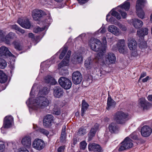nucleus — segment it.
<instances>
[{"instance_id": "0e129e2a", "label": "nucleus", "mask_w": 152, "mask_h": 152, "mask_svg": "<svg viewBox=\"0 0 152 152\" xmlns=\"http://www.w3.org/2000/svg\"><path fill=\"white\" fill-rule=\"evenodd\" d=\"M150 77L149 76H147L146 77L144 78H143L142 80V81L143 82L145 83L147 82L149 79Z\"/></svg>"}, {"instance_id": "72a5a7b5", "label": "nucleus", "mask_w": 152, "mask_h": 152, "mask_svg": "<svg viewBox=\"0 0 152 152\" xmlns=\"http://www.w3.org/2000/svg\"><path fill=\"white\" fill-rule=\"evenodd\" d=\"M87 133L86 128V127H82L80 128L77 132V134L80 136H83Z\"/></svg>"}, {"instance_id": "cd10ccee", "label": "nucleus", "mask_w": 152, "mask_h": 152, "mask_svg": "<svg viewBox=\"0 0 152 152\" xmlns=\"http://www.w3.org/2000/svg\"><path fill=\"white\" fill-rule=\"evenodd\" d=\"M45 82L51 85H55L56 83L54 78L50 75L46 76L44 79Z\"/></svg>"}, {"instance_id": "603ef678", "label": "nucleus", "mask_w": 152, "mask_h": 152, "mask_svg": "<svg viewBox=\"0 0 152 152\" xmlns=\"http://www.w3.org/2000/svg\"><path fill=\"white\" fill-rule=\"evenodd\" d=\"M65 149V146H61L59 147L57 150L58 152H63Z\"/></svg>"}, {"instance_id": "dca6fc26", "label": "nucleus", "mask_w": 152, "mask_h": 152, "mask_svg": "<svg viewBox=\"0 0 152 152\" xmlns=\"http://www.w3.org/2000/svg\"><path fill=\"white\" fill-rule=\"evenodd\" d=\"M127 45L129 50L132 51H135L137 48V44L136 41L132 38H128Z\"/></svg>"}, {"instance_id": "412c9836", "label": "nucleus", "mask_w": 152, "mask_h": 152, "mask_svg": "<svg viewBox=\"0 0 152 152\" xmlns=\"http://www.w3.org/2000/svg\"><path fill=\"white\" fill-rule=\"evenodd\" d=\"M146 3V0H137L135 6L136 10H142Z\"/></svg>"}, {"instance_id": "6e6d98bb", "label": "nucleus", "mask_w": 152, "mask_h": 152, "mask_svg": "<svg viewBox=\"0 0 152 152\" xmlns=\"http://www.w3.org/2000/svg\"><path fill=\"white\" fill-rule=\"evenodd\" d=\"M4 143L2 141H0V151H2L4 148Z\"/></svg>"}, {"instance_id": "bb28decb", "label": "nucleus", "mask_w": 152, "mask_h": 152, "mask_svg": "<svg viewBox=\"0 0 152 152\" xmlns=\"http://www.w3.org/2000/svg\"><path fill=\"white\" fill-rule=\"evenodd\" d=\"M108 31L115 35H118L119 34V32L118 28L114 25L109 26L108 28Z\"/></svg>"}, {"instance_id": "de8ad7c7", "label": "nucleus", "mask_w": 152, "mask_h": 152, "mask_svg": "<svg viewBox=\"0 0 152 152\" xmlns=\"http://www.w3.org/2000/svg\"><path fill=\"white\" fill-rule=\"evenodd\" d=\"M4 34H5V33L2 30L0 29V42H4L3 36Z\"/></svg>"}, {"instance_id": "ea45409f", "label": "nucleus", "mask_w": 152, "mask_h": 152, "mask_svg": "<svg viewBox=\"0 0 152 152\" xmlns=\"http://www.w3.org/2000/svg\"><path fill=\"white\" fill-rule=\"evenodd\" d=\"M96 132L93 129H91L88 134V140H91L93 137L95 136Z\"/></svg>"}, {"instance_id": "3c124183", "label": "nucleus", "mask_w": 152, "mask_h": 152, "mask_svg": "<svg viewBox=\"0 0 152 152\" xmlns=\"http://www.w3.org/2000/svg\"><path fill=\"white\" fill-rule=\"evenodd\" d=\"M60 73L62 75L65 76L68 74V70L66 69H62L60 72Z\"/></svg>"}, {"instance_id": "a211bd4d", "label": "nucleus", "mask_w": 152, "mask_h": 152, "mask_svg": "<svg viewBox=\"0 0 152 152\" xmlns=\"http://www.w3.org/2000/svg\"><path fill=\"white\" fill-rule=\"evenodd\" d=\"M0 53L2 56H4L6 57L13 56L9 50L8 48L4 46H2L0 47Z\"/></svg>"}, {"instance_id": "37998d69", "label": "nucleus", "mask_w": 152, "mask_h": 152, "mask_svg": "<svg viewBox=\"0 0 152 152\" xmlns=\"http://www.w3.org/2000/svg\"><path fill=\"white\" fill-rule=\"evenodd\" d=\"M111 15L115 17L118 20H120L121 18L120 14L116 11H113L111 13Z\"/></svg>"}, {"instance_id": "b1692460", "label": "nucleus", "mask_w": 152, "mask_h": 152, "mask_svg": "<svg viewBox=\"0 0 152 152\" xmlns=\"http://www.w3.org/2000/svg\"><path fill=\"white\" fill-rule=\"evenodd\" d=\"M148 30L146 28H142L139 30L137 31V34L140 38L144 37L145 36L148 34Z\"/></svg>"}, {"instance_id": "774afa93", "label": "nucleus", "mask_w": 152, "mask_h": 152, "mask_svg": "<svg viewBox=\"0 0 152 152\" xmlns=\"http://www.w3.org/2000/svg\"><path fill=\"white\" fill-rule=\"evenodd\" d=\"M20 152H29V151L26 149L23 150H20Z\"/></svg>"}, {"instance_id": "e433bc0d", "label": "nucleus", "mask_w": 152, "mask_h": 152, "mask_svg": "<svg viewBox=\"0 0 152 152\" xmlns=\"http://www.w3.org/2000/svg\"><path fill=\"white\" fill-rule=\"evenodd\" d=\"M38 131L40 133L47 136L49 134V132L48 130L43 128H39L38 129Z\"/></svg>"}, {"instance_id": "4d7b16f0", "label": "nucleus", "mask_w": 152, "mask_h": 152, "mask_svg": "<svg viewBox=\"0 0 152 152\" xmlns=\"http://www.w3.org/2000/svg\"><path fill=\"white\" fill-rule=\"evenodd\" d=\"M11 28L12 29H14L18 31H19V28L16 25L14 24L11 25Z\"/></svg>"}, {"instance_id": "052dcab7", "label": "nucleus", "mask_w": 152, "mask_h": 152, "mask_svg": "<svg viewBox=\"0 0 152 152\" xmlns=\"http://www.w3.org/2000/svg\"><path fill=\"white\" fill-rule=\"evenodd\" d=\"M72 145L74 146L77 143V139L75 137H74L73 138L72 141Z\"/></svg>"}, {"instance_id": "680f3d73", "label": "nucleus", "mask_w": 152, "mask_h": 152, "mask_svg": "<svg viewBox=\"0 0 152 152\" xmlns=\"http://www.w3.org/2000/svg\"><path fill=\"white\" fill-rule=\"evenodd\" d=\"M146 75V72H142L140 75V78L139 79V81L141 78L143 77Z\"/></svg>"}, {"instance_id": "39448f33", "label": "nucleus", "mask_w": 152, "mask_h": 152, "mask_svg": "<svg viewBox=\"0 0 152 152\" xmlns=\"http://www.w3.org/2000/svg\"><path fill=\"white\" fill-rule=\"evenodd\" d=\"M89 45L91 48L95 51H98L101 46V42L98 39L95 38L91 39Z\"/></svg>"}, {"instance_id": "aec40b11", "label": "nucleus", "mask_w": 152, "mask_h": 152, "mask_svg": "<svg viewBox=\"0 0 152 152\" xmlns=\"http://www.w3.org/2000/svg\"><path fill=\"white\" fill-rule=\"evenodd\" d=\"M43 15V12L41 10H34L32 12V16L33 19L35 20H39Z\"/></svg>"}, {"instance_id": "7ed1b4c3", "label": "nucleus", "mask_w": 152, "mask_h": 152, "mask_svg": "<svg viewBox=\"0 0 152 152\" xmlns=\"http://www.w3.org/2000/svg\"><path fill=\"white\" fill-rule=\"evenodd\" d=\"M132 140L129 137H126L120 144L118 149L119 151H122L132 147L133 143Z\"/></svg>"}, {"instance_id": "338daca9", "label": "nucleus", "mask_w": 152, "mask_h": 152, "mask_svg": "<svg viewBox=\"0 0 152 152\" xmlns=\"http://www.w3.org/2000/svg\"><path fill=\"white\" fill-rule=\"evenodd\" d=\"M148 99L149 101L152 102V94L149 95L148 97Z\"/></svg>"}, {"instance_id": "f3484780", "label": "nucleus", "mask_w": 152, "mask_h": 152, "mask_svg": "<svg viewBox=\"0 0 152 152\" xmlns=\"http://www.w3.org/2000/svg\"><path fill=\"white\" fill-rule=\"evenodd\" d=\"M117 47L119 52L122 53H125L126 52V47L125 45V40L121 39L118 41L117 44Z\"/></svg>"}, {"instance_id": "8fccbe9b", "label": "nucleus", "mask_w": 152, "mask_h": 152, "mask_svg": "<svg viewBox=\"0 0 152 152\" xmlns=\"http://www.w3.org/2000/svg\"><path fill=\"white\" fill-rule=\"evenodd\" d=\"M12 44L15 48L16 49L19 50V43L18 42V41H14Z\"/></svg>"}, {"instance_id": "c756f323", "label": "nucleus", "mask_w": 152, "mask_h": 152, "mask_svg": "<svg viewBox=\"0 0 152 152\" xmlns=\"http://www.w3.org/2000/svg\"><path fill=\"white\" fill-rule=\"evenodd\" d=\"M93 64V61L90 58H88L85 61L84 66L87 69H89L92 67Z\"/></svg>"}, {"instance_id": "49530a36", "label": "nucleus", "mask_w": 152, "mask_h": 152, "mask_svg": "<svg viewBox=\"0 0 152 152\" xmlns=\"http://www.w3.org/2000/svg\"><path fill=\"white\" fill-rule=\"evenodd\" d=\"M87 143L86 142L84 141L81 142L80 143V148L83 150L85 149L86 147Z\"/></svg>"}, {"instance_id": "a19ab883", "label": "nucleus", "mask_w": 152, "mask_h": 152, "mask_svg": "<svg viewBox=\"0 0 152 152\" xmlns=\"http://www.w3.org/2000/svg\"><path fill=\"white\" fill-rule=\"evenodd\" d=\"M137 15L140 18L143 19L145 16V13L142 10H136Z\"/></svg>"}, {"instance_id": "4c0bfd02", "label": "nucleus", "mask_w": 152, "mask_h": 152, "mask_svg": "<svg viewBox=\"0 0 152 152\" xmlns=\"http://www.w3.org/2000/svg\"><path fill=\"white\" fill-rule=\"evenodd\" d=\"M49 91V89L48 88L46 87H45L39 91V93L42 95H46L48 94Z\"/></svg>"}, {"instance_id": "2f4dec72", "label": "nucleus", "mask_w": 152, "mask_h": 152, "mask_svg": "<svg viewBox=\"0 0 152 152\" xmlns=\"http://www.w3.org/2000/svg\"><path fill=\"white\" fill-rule=\"evenodd\" d=\"M7 76L2 70H0V83H4L7 80Z\"/></svg>"}, {"instance_id": "e2e57ef3", "label": "nucleus", "mask_w": 152, "mask_h": 152, "mask_svg": "<svg viewBox=\"0 0 152 152\" xmlns=\"http://www.w3.org/2000/svg\"><path fill=\"white\" fill-rule=\"evenodd\" d=\"M104 55V53L102 51L99 52L97 54V56L99 57V58H101Z\"/></svg>"}, {"instance_id": "4be33fe9", "label": "nucleus", "mask_w": 152, "mask_h": 152, "mask_svg": "<svg viewBox=\"0 0 152 152\" xmlns=\"http://www.w3.org/2000/svg\"><path fill=\"white\" fill-rule=\"evenodd\" d=\"M22 144L25 147H29L31 145V138L28 136H25L21 140Z\"/></svg>"}, {"instance_id": "423d86ee", "label": "nucleus", "mask_w": 152, "mask_h": 152, "mask_svg": "<svg viewBox=\"0 0 152 152\" xmlns=\"http://www.w3.org/2000/svg\"><path fill=\"white\" fill-rule=\"evenodd\" d=\"M13 124V118L11 115L6 116L4 118L3 126L1 128V132H3L4 129H8L11 127Z\"/></svg>"}, {"instance_id": "864d4df0", "label": "nucleus", "mask_w": 152, "mask_h": 152, "mask_svg": "<svg viewBox=\"0 0 152 152\" xmlns=\"http://www.w3.org/2000/svg\"><path fill=\"white\" fill-rule=\"evenodd\" d=\"M99 127V125L97 123H96L94 127H92L91 129H93L96 132L97 131Z\"/></svg>"}, {"instance_id": "79ce46f5", "label": "nucleus", "mask_w": 152, "mask_h": 152, "mask_svg": "<svg viewBox=\"0 0 152 152\" xmlns=\"http://www.w3.org/2000/svg\"><path fill=\"white\" fill-rule=\"evenodd\" d=\"M74 58L76 64L80 63L83 61V57L81 55H77Z\"/></svg>"}, {"instance_id": "1a4fd4ad", "label": "nucleus", "mask_w": 152, "mask_h": 152, "mask_svg": "<svg viewBox=\"0 0 152 152\" xmlns=\"http://www.w3.org/2000/svg\"><path fill=\"white\" fill-rule=\"evenodd\" d=\"M116 60L114 54L112 53H108L105 56V63L108 65L114 64Z\"/></svg>"}, {"instance_id": "5701e85b", "label": "nucleus", "mask_w": 152, "mask_h": 152, "mask_svg": "<svg viewBox=\"0 0 152 152\" xmlns=\"http://www.w3.org/2000/svg\"><path fill=\"white\" fill-rule=\"evenodd\" d=\"M116 103L111 98L109 94H108V97L107 99V107L106 109L109 110L110 107H115Z\"/></svg>"}, {"instance_id": "ddd939ff", "label": "nucleus", "mask_w": 152, "mask_h": 152, "mask_svg": "<svg viewBox=\"0 0 152 152\" xmlns=\"http://www.w3.org/2000/svg\"><path fill=\"white\" fill-rule=\"evenodd\" d=\"M4 36L5 34L3 36L4 42L8 45H10L11 40L16 38L15 34L12 32H10L6 36Z\"/></svg>"}, {"instance_id": "13d9d810", "label": "nucleus", "mask_w": 152, "mask_h": 152, "mask_svg": "<svg viewBox=\"0 0 152 152\" xmlns=\"http://www.w3.org/2000/svg\"><path fill=\"white\" fill-rule=\"evenodd\" d=\"M100 33L103 34L106 32V29L104 27H101L99 30Z\"/></svg>"}, {"instance_id": "f704fd0d", "label": "nucleus", "mask_w": 152, "mask_h": 152, "mask_svg": "<svg viewBox=\"0 0 152 152\" xmlns=\"http://www.w3.org/2000/svg\"><path fill=\"white\" fill-rule=\"evenodd\" d=\"M69 60L64 58L63 61L59 63L58 65V69L61 68V67L67 66L68 65V63Z\"/></svg>"}, {"instance_id": "a18cd8bd", "label": "nucleus", "mask_w": 152, "mask_h": 152, "mask_svg": "<svg viewBox=\"0 0 152 152\" xmlns=\"http://www.w3.org/2000/svg\"><path fill=\"white\" fill-rule=\"evenodd\" d=\"M67 51V50L66 48H64L63 49L62 52H61L59 56V58L60 59H62L64 56H65V54L66 53Z\"/></svg>"}, {"instance_id": "9d476101", "label": "nucleus", "mask_w": 152, "mask_h": 152, "mask_svg": "<svg viewBox=\"0 0 152 152\" xmlns=\"http://www.w3.org/2000/svg\"><path fill=\"white\" fill-rule=\"evenodd\" d=\"M82 80V77L81 73L78 71L74 72L72 74V80L75 84L80 83Z\"/></svg>"}, {"instance_id": "c03bdc74", "label": "nucleus", "mask_w": 152, "mask_h": 152, "mask_svg": "<svg viewBox=\"0 0 152 152\" xmlns=\"http://www.w3.org/2000/svg\"><path fill=\"white\" fill-rule=\"evenodd\" d=\"M45 27L44 28H40L38 26L34 28V32L36 33H37L43 31L45 30Z\"/></svg>"}, {"instance_id": "69168bd1", "label": "nucleus", "mask_w": 152, "mask_h": 152, "mask_svg": "<svg viewBox=\"0 0 152 152\" xmlns=\"http://www.w3.org/2000/svg\"><path fill=\"white\" fill-rule=\"evenodd\" d=\"M130 137L133 139L136 140L137 138V137L136 135H134L133 134H131L130 135Z\"/></svg>"}, {"instance_id": "4468645a", "label": "nucleus", "mask_w": 152, "mask_h": 152, "mask_svg": "<svg viewBox=\"0 0 152 152\" xmlns=\"http://www.w3.org/2000/svg\"><path fill=\"white\" fill-rule=\"evenodd\" d=\"M88 149L89 151H93L94 152H102L103 151L100 146L94 143L89 144Z\"/></svg>"}, {"instance_id": "473e14b6", "label": "nucleus", "mask_w": 152, "mask_h": 152, "mask_svg": "<svg viewBox=\"0 0 152 152\" xmlns=\"http://www.w3.org/2000/svg\"><path fill=\"white\" fill-rule=\"evenodd\" d=\"M52 113L54 115H59L61 113L60 108L56 105H55L54 107L53 108Z\"/></svg>"}, {"instance_id": "5fc2aeb1", "label": "nucleus", "mask_w": 152, "mask_h": 152, "mask_svg": "<svg viewBox=\"0 0 152 152\" xmlns=\"http://www.w3.org/2000/svg\"><path fill=\"white\" fill-rule=\"evenodd\" d=\"M71 51L70 50H69L64 58H66V59L69 60L71 55Z\"/></svg>"}, {"instance_id": "6e6552de", "label": "nucleus", "mask_w": 152, "mask_h": 152, "mask_svg": "<svg viewBox=\"0 0 152 152\" xmlns=\"http://www.w3.org/2000/svg\"><path fill=\"white\" fill-rule=\"evenodd\" d=\"M138 106L142 108L143 110H147L152 107V104L146 100L145 98H142L138 100Z\"/></svg>"}, {"instance_id": "393cba45", "label": "nucleus", "mask_w": 152, "mask_h": 152, "mask_svg": "<svg viewBox=\"0 0 152 152\" xmlns=\"http://www.w3.org/2000/svg\"><path fill=\"white\" fill-rule=\"evenodd\" d=\"M66 126H63L61 135L60 137V142L64 143H65L66 141V135L65 133Z\"/></svg>"}, {"instance_id": "a878e982", "label": "nucleus", "mask_w": 152, "mask_h": 152, "mask_svg": "<svg viewBox=\"0 0 152 152\" xmlns=\"http://www.w3.org/2000/svg\"><path fill=\"white\" fill-rule=\"evenodd\" d=\"M89 106L88 104L86 102L85 100H83L82 102V107L81 110V115L83 116L85 112L87 110L88 107Z\"/></svg>"}, {"instance_id": "c9c22d12", "label": "nucleus", "mask_w": 152, "mask_h": 152, "mask_svg": "<svg viewBox=\"0 0 152 152\" xmlns=\"http://www.w3.org/2000/svg\"><path fill=\"white\" fill-rule=\"evenodd\" d=\"M121 7L122 9H124L126 11L128 10L130 7V2L126 1H125L124 4L120 6Z\"/></svg>"}, {"instance_id": "0eeeda50", "label": "nucleus", "mask_w": 152, "mask_h": 152, "mask_svg": "<svg viewBox=\"0 0 152 152\" xmlns=\"http://www.w3.org/2000/svg\"><path fill=\"white\" fill-rule=\"evenodd\" d=\"M32 146L35 149L40 151L44 148L45 146V143L42 140L36 139L33 141Z\"/></svg>"}, {"instance_id": "bf43d9fd", "label": "nucleus", "mask_w": 152, "mask_h": 152, "mask_svg": "<svg viewBox=\"0 0 152 152\" xmlns=\"http://www.w3.org/2000/svg\"><path fill=\"white\" fill-rule=\"evenodd\" d=\"M89 0H77L80 4H83L86 3Z\"/></svg>"}, {"instance_id": "7c9ffc66", "label": "nucleus", "mask_w": 152, "mask_h": 152, "mask_svg": "<svg viewBox=\"0 0 152 152\" xmlns=\"http://www.w3.org/2000/svg\"><path fill=\"white\" fill-rule=\"evenodd\" d=\"M20 25L22 27L27 29L30 28L31 26L30 22L28 20H24V21L21 22V23H20Z\"/></svg>"}, {"instance_id": "09e8293b", "label": "nucleus", "mask_w": 152, "mask_h": 152, "mask_svg": "<svg viewBox=\"0 0 152 152\" xmlns=\"http://www.w3.org/2000/svg\"><path fill=\"white\" fill-rule=\"evenodd\" d=\"M118 11L120 12L123 18L124 19L126 18L127 13L125 12L122 11L121 9L118 10Z\"/></svg>"}, {"instance_id": "f03ea898", "label": "nucleus", "mask_w": 152, "mask_h": 152, "mask_svg": "<svg viewBox=\"0 0 152 152\" xmlns=\"http://www.w3.org/2000/svg\"><path fill=\"white\" fill-rule=\"evenodd\" d=\"M128 114L122 111H118L114 115L113 119L117 124H123L128 120Z\"/></svg>"}, {"instance_id": "f257e3e1", "label": "nucleus", "mask_w": 152, "mask_h": 152, "mask_svg": "<svg viewBox=\"0 0 152 152\" xmlns=\"http://www.w3.org/2000/svg\"><path fill=\"white\" fill-rule=\"evenodd\" d=\"M34 102L32 108L35 110L44 109L48 106L50 103V101L48 98L42 96L37 98L34 99Z\"/></svg>"}, {"instance_id": "c85d7f7f", "label": "nucleus", "mask_w": 152, "mask_h": 152, "mask_svg": "<svg viewBox=\"0 0 152 152\" xmlns=\"http://www.w3.org/2000/svg\"><path fill=\"white\" fill-rule=\"evenodd\" d=\"M133 24L135 28L138 29L141 28L143 25L142 22L138 19H135L133 21Z\"/></svg>"}, {"instance_id": "20e7f679", "label": "nucleus", "mask_w": 152, "mask_h": 152, "mask_svg": "<svg viewBox=\"0 0 152 152\" xmlns=\"http://www.w3.org/2000/svg\"><path fill=\"white\" fill-rule=\"evenodd\" d=\"M59 85L65 89H69L72 85V82L68 79L64 77L60 78L58 81Z\"/></svg>"}, {"instance_id": "2eb2a0df", "label": "nucleus", "mask_w": 152, "mask_h": 152, "mask_svg": "<svg viewBox=\"0 0 152 152\" xmlns=\"http://www.w3.org/2000/svg\"><path fill=\"white\" fill-rule=\"evenodd\" d=\"M152 132L151 128L147 126H144L141 130L142 135L144 137H147L149 136Z\"/></svg>"}, {"instance_id": "f8f14e48", "label": "nucleus", "mask_w": 152, "mask_h": 152, "mask_svg": "<svg viewBox=\"0 0 152 152\" xmlns=\"http://www.w3.org/2000/svg\"><path fill=\"white\" fill-rule=\"evenodd\" d=\"M54 96L57 98H60L64 95V91L63 89L59 86H56L53 89Z\"/></svg>"}, {"instance_id": "6ab92c4d", "label": "nucleus", "mask_w": 152, "mask_h": 152, "mask_svg": "<svg viewBox=\"0 0 152 152\" xmlns=\"http://www.w3.org/2000/svg\"><path fill=\"white\" fill-rule=\"evenodd\" d=\"M108 129L109 131L112 133H118L119 130V127L115 122H112L109 125Z\"/></svg>"}, {"instance_id": "9b49d317", "label": "nucleus", "mask_w": 152, "mask_h": 152, "mask_svg": "<svg viewBox=\"0 0 152 152\" xmlns=\"http://www.w3.org/2000/svg\"><path fill=\"white\" fill-rule=\"evenodd\" d=\"M53 117L51 114H48L45 116L43 120L44 126L49 128L52 125V123L53 120Z\"/></svg>"}, {"instance_id": "58836bf2", "label": "nucleus", "mask_w": 152, "mask_h": 152, "mask_svg": "<svg viewBox=\"0 0 152 152\" xmlns=\"http://www.w3.org/2000/svg\"><path fill=\"white\" fill-rule=\"evenodd\" d=\"M7 65L6 61L4 59L0 58V68L4 69Z\"/></svg>"}]
</instances>
